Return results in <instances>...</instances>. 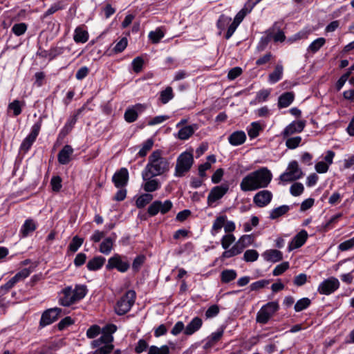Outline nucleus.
Returning <instances> with one entry per match:
<instances>
[{
    "mask_svg": "<svg viewBox=\"0 0 354 354\" xmlns=\"http://www.w3.org/2000/svg\"><path fill=\"white\" fill-rule=\"evenodd\" d=\"M272 179L271 171L268 168L263 167L244 176L240 183V188L245 192L266 188L269 185Z\"/></svg>",
    "mask_w": 354,
    "mask_h": 354,
    "instance_id": "nucleus-1",
    "label": "nucleus"
},
{
    "mask_svg": "<svg viewBox=\"0 0 354 354\" xmlns=\"http://www.w3.org/2000/svg\"><path fill=\"white\" fill-rule=\"evenodd\" d=\"M170 169V162L162 156L160 150H156L149 156L148 162L142 171L149 175L160 176L167 173Z\"/></svg>",
    "mask_w": 354,
    "mask_h": 354,
    "instance_id": "nucleus-2",
    "label": "nucleus"
},
{
    "mask_svg": "<svg viewBox=\"0 0 354 354\" xmlns=\"http://www.w3.org/2000/svg\"><path fill=\"white\" fill-rule=\"evenodd\" d=\"M86 293L87 288L84 285H76L74 288L67 286L59 292L58 302L61 306H70L82 299Z\"/></svg>",
    "mask_w": 354,
    "mask_h": 354,
    "instance_id": "nucleus-3",
    "label": "nucleus"
},
{
    "mask_svg": "<svg viewBox=\"0 0 354 354\" xmlns=\"http://www.w3.org/2000/svg\"><path fill=\"white\" fill-rule=\"evenodd\" d=\"M194 163L193 154L191 152L184 151L180 154L176 160L174 176L182 177L189 171Z\"/></svg>",
    "mask_w": 354,
    "mask_h": 354,
    "instance_id": "nucleus-4",
    "label": "nucleus"
},
{
    "mask_svg": "<svg viewBox=\"0 0 354 354\" xmlns=\"http://www.w3.org/2000/svg\"><path fill=\"white\" fill-rule=\"evenodd\" d=\"M304 176L301 169L296 160H292L288 165L286 171L279 176V180L283 183L300 179Z\"/></svg>",
    "mask_w": 354,
    "mask_h": 354,
    "instance_id": "nucleus-5",
    "label": "nucleus"
},
{
    "mask_svg": "<svg viewBox=\"0 0 354 354\" xmlns=\"http://www.w3.org/2000/svg\"><path fill=\"white\" fill-rule=\"evenodd\" d=\"M136 299V292L128 290L116 303L115 311L116 314L122 315L128 313L133 306Z\"/></svg>",
    "mask_w": 354,
    "mask_h": 354,
    "instance_id": "nucleus-6",
    "label": "nucleus"
},
{
    "mask_svg": "<svg viewBox=\"0 0 354 354\" xmlns=\"http://www.w3.org/2000/svg\"><path fill=\"white\" fill-rule=\"evenodd\" d=\"M279 309V305L277 301L268 302L263 305L257 313L256 318L257 322L261 324H267Z\"/></svg>",
    "mask_w": 354,
    "mask_h": 354,
    "instance_id": "nucleus-7",
    "label": "nucleus"
},
{
    "mask_svg": "<svg viewBox=\"0 0 354 354\" xmlns=\"http://www.w3.org/2000/svg\"><path fill=\"white\" fill-rule=\"evenodd\" d=\"M42 125V119L40 118L31 127L30 133L22 141L20 149L26 152L36 140Z\"/></svg>",
    "mask_w": 354,
    "mask_h": 354,
    "instance_id": "nucleus-8",
    "label": "nucleus"
},
{
    "mask_svg": "<svg viewBox=\"0 0 354 354\" xmlns=\"http://www.w3.org/2000/svg\"><path fill=\"white\" fill-rule=\"evenodd\" d=\"M124 257H122L118 254H115L111 258L109 259L108 263L106 266V270L116 269L120 272H127L129 267V263L124 260Z\"/></svg>",
    "mask_w": 354,
    "mask_h": 354,
    "instance_id": "nucleus-9",
    "label": "nucleus"
},
{
    "mask_svg": "<svg viewBox=\"0 0 354 354\" xmlns=\"http://www.w3.org/2000/svg\"><path fill=\"white\" fill-rule=\"evenodd\" d=\"M142 183V188L148 193L156 192L161 187V183L157 178H155V176L149 175L147 173H141Z\"/></svg>",
    "mask_w": 354,
    "mask_h": 354,
    "instance_id": "nucleus-10",
    "label": "nucleus"
},
{
    "mask_svg": "<svg viewBox=\"0 0 354 354\" xmlns=\"http://www.w3.org/2000/svg\"><path fill=\"white\" fill-rule=\"evenodd\" d=\"M228 190L229 185L227 183L212 187L207 196V205L213 206L214 203L221 199Z\"/></svg>",
    "mask_w": 354,
    "mask_h": 354,
    "instance_id": "nucleus-11",
    "label": "nucleus"
},
{
    "mask_svg": "<svg viewBox=\"0 0 354 354\" xmlns=\"http://www.w3.org/2000/svg\"><path fill=\"white\" fill-rule=\"evenodd\" d=\"M339 287V282L335 277H330L324 280L318 286L317 291L322 295H328L334 292Z\"/></svg>",
    "mask_w": 354,
    "mask_h": 354,
    "instance_id": "nucleus-12",
    "label": "nucleus"
},
{
    "mask_svg": "<svg viewBox=\"0 0 354 354\" xmlns=\"http://www.w3.org/2000/svg\"><path fill=\"white\" fill-rule=\"evenodd\" d=\"M62 313L59 308H52L45 310L41 317L39 325L41 327H45L55 322Z\"/></svg>",
    "mask_w": 354,
    "mask_h": 354,
    "instance_id": "nucleus-13",
    "label": "nucleus"
},
{
    "mask_svg": "<svg viewBox=\"0 0 354 354\" xmlns=\"http://www.w3.org/2000/svg\"><path fill=\"white\" fill-rule=\"evenodd\" d=\"M147 108V104L140 103L127 108L124 115V120L129 123L135 122L137 120L138 115L143 113Z\"/></svg>",
    "mask_w": 354,
    "mask_h": 354,
    "instance_id": "nucleus-14",
    "label": "nucleus"
},
{
    "mask_svg": "<svg viewBox=\"0 0 354 354\" xmlns=\"http://www.w3.org/2000/svg\"><path fill=\"white\" fill-rule=\"evenodd\" d=\"M84 109V107L82 106L76 110L72 115L68 117L64 126L62 128L59 133V138H64L71 131L77 121L79 115L82 113Z\"/></svg>",
    "mask_w": 354,
    "mask_h": 354,
    "instance_id": "nucleus-15",
    "label": "nucleus"
},
{
    "mask_svg": "<svg viewBox=\"0 0 354 354\" xmlns=\"http://www.w3.org/2000/svg\"><path fill=\"white\" fill-rule=\"evenodd\" d=\"M272 194L270 191L263 189L257 192L253 197L254 203L259 207L267 206L272 201Z\"/></svg>",
    "mask_w": 354,
    "mask_h": 354,
    "instance_id": "nucleus-16",
    "label": "nucleus"
},
{
    "mask_svg": "<svg viewBox=\"0 0 354 354\" xmlns=\"http://www.w3.org/2000/svg\"><path fill=\"white\" fill-rule=\"evenodd\" d=\"M335 155V153L334 151L331 150L328 151L324 157V161H319L315 164V171L319 174L326 173L329 169L330 165L333 162Z\"/></svg>",
    "mask_w": 354,
    "mask_h": 354,
    "instance_id": "nucleus-17",
    "label": "nucleus"
},
{
    "mask_svg": "<svg viewBox=\"0 0 354 354\" xmlns=\"http://www.w3.org/2000/svg\"><path fill=\"white\" fill-rule=\"evenodd\" d=\"M115 186L118 188L125 187L129 180V171L127 169L122 167L116 171L112 178Z\"/></svg>",
    "mask_w": 354,
    "mask_h": 354,
    "instance_id": "nucleus-18",
    "label": "nucleus"
},
{
    "mask_svg": "<svg viewBox=\"0 0 354 354\" xmlns=\"http://www.w3.org/2000/svg\"><path fill=\"white\" fill-rule=\"evenodd\" d=\"M261 0H248L246 1V3L244 4V6L243 8L236 15L234 21L236 22V24H240L241 21L243 20L245 17L249 14L254 7Z\"/></svg>",
    "mask_w": 354,
    "mask_h": 354,
    "instance_id": "nucleus-19",
    "label": "nucleus"
},
{
    "mask_svg": "<svg viewBox=\"0 0 354 354\" xmlns=\"http://www.w3.org/2000/svg\"><path fill=\"white\" fill-rule=\"evenodd\" d=\"M305 126L304 120H295L284 129L282 134L283 137H288L295 133H300L304 130Z\"/></svg>",
    "mask_w": 354,
    "mask_h": 354,
    "instance_id": "nucleus-20",
    "label": "nucleus"
},
{
    "mask_svg": "<svg viewBox=\"0 0 354 354\" xmlns=\"http://www.w3.org/2000/svg\"><path fill=\"white\" fill-rule=\"evenodd\" d=\"M37 227V223L32 218H28L21 225L19 230V235L22 238H26L35 232Z\"/></svg>",
    "mask_w": 354,
    "mask_h": 354,
    "instance_id": "nucleus-21",
    "label": "nucleus"
},
{
    "mask_svg": "<svg viewBox=\"0 0 354 354\" xmlns=\"http://www.w3.org/2000/svg\"><path fill=\"white\" fill-rule=\"evenodd\" d=\"M307 238V232L305 230H301L296 236H294L292 241L288 245L289 250H292L301 247L306 243Z\"/></svg>",
    "mask_w": 354,
    "mask_h": 354,
    "instance_id": "nucleus-22",
    "label": "nucleus"
},
{
    "mask_svg": "<svg viewBox=\"0 0 354 354\" xmlns=\"http://www.w3.org/2000/svg\"><path fill=\"white\" fill-rule=\"evenodd\" d=\"M198 129L196 124L183 127L178 132V138L181 140H188Z\"/></svg>",
    "mask_w": 354,
    "mask_h": 354,
    "instance_id": "nucleus-23",
    "label": "nucleus"
},
{
    "mask_svg": "<svg viewBox=\"0 0 354 354\" xmlns=\"http://www.w3.org/2000/svg\"><path fill=\"white\" fill-rule=\"evenodd\" d=\"M203 325V320L198 317H194L191 322L186 326L184 334L186 335H192L196 332H197Z\"/></svg>",
    "mask_w": 354,
    "mask_h": 354,
    "instance_id": "nucleus-24",
    "label": "nucleus"
},
{
    "mask_svg": "<svg viewBox=\"0 0 354 354\" xmlns=\"http://www.w3.org/2000/svg\"><path fill=\"white\" fill-rule=\"evenodd\" d=\"M73 153V149L70 145H65L57 155L58 162L61 165H66L71 161V156Z\"/></svg>",
    "mask_w": 354,
    "mask_h": 354,
    "instance_id": "nucleus-25",
    "label": "nucleus"
},
{
    "mask_svg": "<svg viewBox=\"0 0 354 354\" xmlns=\"http://www.w3.org/2000/svg\"><path fill=\"white\" fill-rule=\"evenodd\" d=\"M253 241L252 236L250 234L243 235L233 245L238 254H241L243 250L252 244Z\"/></svg>",
    "mask_w": 354,
    "mask_h": 354,
    "instance_id": "nucleus-26",
    "label": "nucleus"
},
{
    "mask_svg": "<svg viewBox=\"0 0 354 354\" xmlns=\"http://www.w3.org/2000/svg\"><path fill=\"white\" fill-rule=\"evenodd\" d=\"M264 260L269 262L276 263L283 259V254L277 250H267L263 254Z\"/></svg>",
    "mask_w": 354,
    "mask_h": 354,
    "instance_id": "nucleus-27",
    "label": "nucleus"
},
{
    "mask_svg": "<svg viewBox=\"0 0 354 354\" xmlns=\"http://www.w3.org/2000/svg\"><path fill=\"white\" fill-rule=\"evenodd\" d=\"M245 140L246 135L243 131H234L228 137V141L232 146L241 145L245 142Z\"/></svg>",
    "mask_w": 354,
    "mask_h": 354,
    "instance_id": "nucleus-28",
    "label": "nucleus"
},
{
    "mask_svg": "<svg viewBox=\"0 0 354 354\" xmlns=\"http://www.w3.org/2000/svg\"><path fill=\"white\" fill-rule=\"evenodd\" d=\"M106 261V259L102 256H97L89 260L86 267L90 271H95L100 270Z\"/></svg>",
    "mask_w": 354,
    "mask_h": 354,
    "instance_id": "nucleus-29",
    "label": "nucleus"
},
{
    "mask_svg": "<svg viewBox=\"0 0 354 354\" xmlns=\"http://www.w3.org/2000/svg\"><path fill=\"white\" fill-rule=\"evenodd\" d=\"M295 98L294 93L292 92H286L281 95L278 100L279 108H286L289 106L293 102Z\"/></svg>",
    "mask_w": 354,
    "mask_h": 354,
    "instance_id": "nucleus-30",
    "label": "nucleus"
},
{
    "mask_svg": "<svg viewBox=\"0 0 354 354\" xmlns=\"http://www.w3.org/2000/svg\"><path fill=\"white\" fill-rule=\"evenodd\" d=\"M283 73V67L282 64H278L274 68L273 72H272L268 76V82L270 84H273L279 82L282 79Z\"/></svg>",
    "mask_w": 354,
    "mask_h": 354,
    "instance_id": "nucleus-31",
    "label": "nucleus"
},
{
    "mask_svg": "<svg viewBox=\"0 0 354 354\" xmlns=\"http://www.w3.org/2000/svg\"><path fill=\"white\" fill-rule=\"evenodd\" d=\"M268 30H272L271 34L272 40H274V42H283L285 41V34L277 24H274L272 27L268 28Z\"/></svg>",
    "mask_w": 354,
    "mask_h": 354,
    "instance_id": "nucleus-32",
    "label": "nucleus"
},
{
    "mask_svg": "<svg viewBox=\"0 0 354 354\" xmlns=\"http://www.w3.org/2000/svg\"><path fill=\"white\" fill-rule=\"evenodd\" d=\"M113 341V335L110 334H102L100 338L93 340L91 342L92 348H100L102 346L105 345L107 343H112Z\"/></svg>",
    "mask_w": 354,
    "mask_h": 354,
    "instance_id": "nucleus-33",
    "label": "nucleus"
},
{
    "mask_svg": "<svg viewBox=\"0 0 354 354\" xmlns=\"http://www.w3.org/2000/svg\"><path fill=\"white\" fill-rule=\"evenodd\" d=\"M224 330L225 328L223 326H221L215 332L212 333L207 338L206 344L211 346L218 342L222 337L224 333Z\"/></svg>",
    "mask_w": 354,
    "mask_h": 354,
    "instance_id": "nucleus-34",
    "label": "nucleus"
},
{
    "mask_svg": "<svg viewBox=\"0 0 354 354\" xmlns=\"http://www.w3.org/2000/svg\"><path fill=\"white\" fill-rule=\"evenodd\" d=\"M73 39L76 43H86L88 39V33L82 27H77L74 32Z\"/></svg>",
    "mask_w": 354,
    "mask_h": 354,
    "instance_id": "nucleus-35",
    "label": "nucleus"
},
{
    "mask_svg": "<svg viewBox=\"0 0 354 354\" xmlns=\"http://www.w3.org/2000/svg\"><path fill=\"white\" fill-rule=\"evenodd\" d=\"M226 220L227 216L225 215H221L216 218V219L214 221L211 230V233L213 236H215L221 231L222 227L224 226Z\"/></svg>",
    "mask_w": 354,
    "mask_h": 354,
    "instance_id": "nucleus-36",
    "label": "nucleus"
},
{
    "mask_svg": "<svg viewBox=\"0 0 354 354\" xmlns=\"http://www.w3.org/2000/svg\"><path fill=\"white\" fill-rule=\"evenodd\" d=\"M115 239L111 237H107L103 240L100 245V252L104 254L108 255L111 253Z\"/></svg>",
    "mask_w": 354,
    "mask_h": 354,
    "instance_id": "nucleus-37",
    "label": "nucleus"
},
{
    "mask_svg": "<svg viewBox=\"0 0 354 354\" xmlns=\"http://www.w3.org/2000/svg\"><path fill=\"white\" fill-rule=\"evenodd\" d=\"M237 277V272L233 269L223 270L221 273V281L222 283H227L234 280Z\"/></svg>",
    "mask_w": 354,
    "mask_h": 354,
    "instance_id": "nucleus-38",
    "label": "nucleus"
},
{
    "mask_svg": "<svg viewBox=\"0 0 354 354\" xmlns=\"http://www.w3.org/2000/svg\"><path fill=\"white\" fill-rule=\"evenodd\" d=\"M174 97V93L171 86H167L160 92L159 100L163 104L168 103Z\"/></svg>",
    "mask_w": 354,
    "mask_h": 354,
    "instance_id": "nucleus-39",
    "label": "nucleus"
},
{
    "mask_svg": "<svg viewBox=\"0 0 354 354\" xmlns=\"http://www.w3.org/2000/svg\"><path fill=\"white\" fill-rule=\"evenodd\" d=\"M289 210L290 207L288 205H281L270 211L269 218L272 220L276 219L286 214Z\"/></svg>",
    "mask_w": 354,
    "mask_h": 354,
    "instance_id": "nucleus-40",
    "label": "nucleus"
},
{
    "mask_svg": "<svg viewBox=\"0 0 354 354\" xmlns=\"http://www.w3.org/2000/svg\"><path fill=\"white\" fill-rule=\"evenodd\" d=\"M165 36V29L163 27L157 28L155 30L149 33V38L153 44H158Z\"/></svg>",
    "mask_w": 354,
    "mask_h": 354,
    "instance_id": "nucleus-41",
    "label": "nucleus"
},
{
    "mask_svg": "<svg viewBox=\"0 0 354 354\" xmlns=\"http://www.w3.org/2000/svg\"><path fill=\"white\" fill-rule=\"evenodd\" d=\"M326 43L324 37H319L314 40L307 48V52L313 54L317 53Z\"/></svg>",
    "mask_w": 354,
    "mask_h": 354,
    "instance_id": "nucleus-42",
    "label": "nucleus"
},
{
    "mask_svg": "<svg viewBox=\"0 0 354 354\" xmlns=\"http://www.w3.org/2000/svg\"><path fill=\"white\" fill-rule=\"evenodd\" d=\"M272 31V30H267L265 32V35L261 38L259 42L258 43V45L257 46V50L259 51H263V50H265L266 48L267 47V46L268 45V44L272 40V36H271Z\"/></svg>",
    "mask_w": 354,
    "mask_h": 354,
    "instance_id": "nucleus-43",
    "label": "nucleus"
},
{
    "mask_svg": "<svg viewBox=\"0 0 354 354\" xmlns=\"http://www.w3.org/2000/svg\"><path fill=\"white\" fill-rule=\"evenodd\" d=\"M24 105V103L18 100H15L13 102H10L8 104V109L10 111H12L14 116H18L22 112V107Z\"/></svg>",
    "mask_w": 354,
    "mask_h": 354,
    "instance_id": "nucleus-44",
    "label": "nucleus"
},
{
    "mask_svg": "<svg viewBox=\"0 0 354 354\" xmlns=\"http://www.w3.org/2000/svg\"><path fill=\"white\" fill-rule=\"evenodd\" d=\"M153 199L152 194L147 192L145 194H141L136 200V204L137 207L142 208L146 205L149 203Z\"/></svg>",
    "mask_w": 354,
    "mask_h": 354,
    "instance_id": "nucleus-45",
    "label": "nucleus"
},
{
    "mask_svg": "<svg viewBox=\"0 0 354 354\" xmlns=\"http://www.w3.org/2000/svg\"><path fill=\"white\" fill-rule=\"evenodd\" d=\"M311 304V300L308 297L299 299L295 304L294 309L296 312H301L308 308Z\"/></svg>",
    "mask_w": 354,
    "mask_h": 354,
    "instance_id": "nucleus-46",
    "label": "nucleus"
},
{
    "mask_svg": "<svg viewBox=\"0 0 354 354\" xmlns=\"http://www.w3.org/2000/svg\"><path fill=\"white\" fill-rule=\"evenodd\" d=\"M261 130V125L257 122H253L248 128V134L251 139L257 138L260 131Z\"/></svg>",
    "mask_w": 354,
    "mask_h": 354,
    "instance_id": "nucleus-47",
    "label": "nucleus"
},
{
    "mask_svg": "<svg viewBox=\"0 0 354 354\" xmlns=\"http://www.w3.org/2000/svg\"><path fill=\"white\" fill-rule=\"evenodd\" d=\"M153 145V140L151 138L147 139L142 143V147L138 153V156L140 157H145L151 149Z\"/></svg>",
    "mask_w": 354,
    "mask_h": 354,
    "instance_id": "nucleus-48",
    "label": "nucleus"
},
{
    "mask_svg": "<svg viewBox=\"0 0 354 354\" xmlns=\"http://www.w3.org/2000/svg\"><path fill=\"white\" fill-rule=\"evenodd\" d=\"M259 253L257 250H247L243 254V260L246 262H254L259 258Z\"/></svg>",
    "mask_w": 354,
    "mask_h": 354,
    "instance_id": "nucleus-49",
    "label": "nucleus"
},
{
    "mask_svg": "<svg viewBox=\"0 0 354 354\" xmlns=\"http://www.w3.org/2000/svg\"><path fill=\"white\" fill-rule=\"evenodd\" d=\"M169 348L167 345H163L161 347L151 346L149 348L148 354H169Z\"/></svg>",
    "mask_w": 354,
    "mask_h": 354,
    "instance_id": "nucleus-50",
    "label": "nucleus"
},
{
    "mask_svg": "<svg viewBox=\"0 0 354 354\" xmlns=\"http://www.w3.org/2000/svg\"><path fill=\"white\" fill-rule=\"evenodd\" d=\"M235 236L232 234L224 235L221 239L222 248L227 250L235 241Z\"/></svg>",
    "mask_w": 354,
    "mask_h": 354,
    "instance_id": "nucleus-51",
    "label": "nucleus"
},
{
    "mask_svg": "<svg viewBox=\"0 0 354 354\" xmlns=\"http://www.w3.org/2000/svg\"><path fill=\"white\" fill-rule=\"evenodd\" d=\"M232 21L231 17L222 15L219 17L217 21V27L221 31L223 30L227 26H228ZM221 32H219L221 34Z\"/></svg>",
    "mask_w": 354,
    "mask_h": 354,
    "instance_id": "nucleus-52",
    "label": "nucleus"
},
{
    "mask_svg": "<svg viewBox=\"0 0 354 354\" xmlns=\"http://www.w3.org/2000/svg\"><path fill=\"white\" fill-rule=\"evenodd\" d=\"M27 30V25L25 23L15 24L12 28V32L17 36H21L24 35Z\"/></svg>",
    "mask_w": 354,
    "mask_h": 354,
    "instance_id": "nucleus-53",
    "label": "nucleus"
},
{
    "mask_svg": "<svg viewBox=\"0 0 354 354\" xmlns=\"http://www.w3.org/2000/svg\"><path fill=\"white\" fill-rule=\"evenodd\" d=\"M304 190V187L301 183H293L290 188V194L292 196H297L301 195Z\"/></svg>",
    "mask_w": 354,
    "mask_h": 354,
    "instance_id": "nucleus-54",
    "label": "nucleus"
},
{
    "mask_svg": "<svg viewBox=\"0 0 354 354\" xmlns=\"http://www.w3.org/2000/svg\"><path fill=\"white\" fill-rule=\"evenodd\" d=\"M301 142L300 136L289 138L286 141V145L288 149H294L297 148Z\"/></svg>",
    "mask_w": 354,
    "mask_h": 354,
    "instance_id": "nucleus-55",
    "label": "nucleus"
},
{
    "mask_svg": "<svg viewBox=\"0 0 354 354\" xmlns=\"http://www.w3.org/2000/svg\"><path fill=\"white\" fill-rule=\"evenodd\" d=\"M30 274V270L28 268H24L21 271L18 272L12 279L17 283V282L22 281L27 278Z\"/></svg>",
    "mask_w": 354,
    "mask_h": 354,
    "instance_id": "nucleus-56",
    "label": "nucleus"
},
{
    "mask_svg": "<svg viewBox=\"0 0 354 354\" xmlns=\"http://www.w3.org/2000/svg\"><path fill=\"white\" fill-rule=\"evenodd\" d=\"M83 241V239L80 238L77 236H74L72 239V241L69 244L70 250L73 252H76L82 245Z\"/></svg>",
    "mask_w": 354,
    "mask_h": 354,
    "instance_id": "nucleus-57",
    "label": "nucleus"
},
{
    "mask_svg": "<svg viewBox=\"0 0 354 354\" xmlns=\"http://www.w3.org/2000/svg\"><path fill=\"white\" fill-rule=\"evenodd\" d=\"M259 222V218L256 216H252L250 222H246L243 224V230L245 232H250L253 227L258 225Z\"/></svg>",
    "mask_w": 354,
    "mask_h": 354,
    "instance_id": "nucleus-58",
    "label": "nucleus"
},
{
    "mask_svg": "<svg viewBox=\"0 0 354 354\" xmlns=\"http://www.w3.org/2000/svg\"><path fill=\"white\" fill-rule=\"evenodd\" d=\"M127 39L126 37H123L115 44V46L113 48V50L115 53H121L127 48Z\"/></svg>",
    "mask_w": 354,
    "mask_h": 354,
    "instance_id": "nucleus-59",
    "label": "nucleus"
},
{
    "mask_svg": "<svg viewBox=\"0 0 354 354\" xmlns=\"http://www.w3.org/2000/svg\"><path fill=\"white\" fill-rule=\"evenodd\" d=\"M270 94L268 89H262L259 91L256 95L255 101L258 103L266 102Z\"/></svg>",
    "mask_w": 354,
    "mask_h": 354,
    "instance_id": "nucleus-60",
    "label": "nucleus"
},
{
    "mask_svg": "<svg viewBox=\"0 0 354 354\" xmlns=\"http://www.w3.org/2000/svg\"><path fill=\"white\" fill-rule=\"evenodd\" d=\"M289 268L288 262H283L282 263L277 265L272 271L274 276H279L283 273Z\"/></svg>",
    "mask_w": 354,
    "mask_h": 354,
    "instance_id": "nucleus-61",
    "label": "nucleus"
},
{
    "mask_svg": "<svg viewBox=\"0 0 354 354\" xmlns=\"http://www.w3.org/2000/svg\"><path fill=\"white\" fill-rule=\"evenodd\" d=\"M143 64H144V60L142 57H136L132 61V63H131L132 66H133V70L134 71V72H136V73L140 72L142 68Z\"/></svg>",
    "mask_w": 354,
    "mask_h": 354,
    "instance_id": "nucleus-62",
    "label": "nucleus"
},
{
    "mask_svg": "<svg viewBox=\"0 0 354 354\" xmlns=\"http://www.w3.org/2000/svg\"><path fill=\"white\" fill-rule=\"evenodd\" d=\"M354 247V237L341 243L338 249L341 251H346Z\"/></svg>",
    "mask_w": 354,
    "mask_h": 354,
    "instance_id": "nucleus-63",
    "label": "nucleus"
},
{
    "mask_svg": "<svg viewBox=\"0 0 354 354\" xmlns=\"http://www.w3.org/2000/svg\"><path fill=\"white\" fill-rule=\"evenodd\" d=\"M113 348L114 346L112 343H107L100 348H97L95 351L97 354H109L113 351Z\"/></svg>",
    "mask_w": 354,
    "mask_h": 354,
    "instance_id": "nucleus-64",
    "label": "nucleus"
}]
</instances>
